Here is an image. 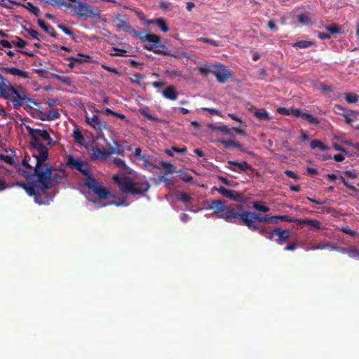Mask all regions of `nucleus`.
Listing matches in <instances>:
<instances>
[{"mask_svg": "<svg viewBox=\"0 0 359 359\" xmlns=\"http://www.w3.org/2000/svg\"><path fill=\"white\" fill-rule=\"evenodd\" d=\"M51 75L53 78L57 79L67 86H71L72 85V81L69 76L65 75H59L57 74H52Z\"/></svg>", "mask_w": 359, "mask_h": 359, "instance_id": "26", "label": "nucleus"}, {"mask_svg": "<svg viewBox=\"0 0 359 359\" xmlns=\"http://www.w3.org/2000/svg\"><path fill=\"white\" fill-rule=\"evenodd\" d=\"M27 131L30 137L29 147L44 153H48V148L43 144L42 141L46 142L50 147L56 144V142L50 136L46 130L35 129L27 127Z\"/></svg>", "mask_w": 359, "mask_h": 359, "instance_id": "3", "label": "nucleus"}, {"mask_svg": "<svg viewBox=\"0 0 359 359\" xmlns=\"http://www.w3.org/2000/svg\"><path fill=\"white\" fill-rule=\"evenodd\" d=\"M198 41L208 43L212 46L218 47L221 46V43L219 41H215L212 39L206 38V37H199L197 39Z\"/></svg>", "mask_w": 359, "mask_h": 359, "instance_id": "36", "label": "nucleus"}, {"mask_svg": "<svg viewBox=\"0 0 359 359\" xmlns=\"http://www.w3.org/2000/svg\"><path fill=\"white\" fill-rule=\"evenodd\" d=\"M143 48L149 51H152L156 54L168 55L177 57V56L169 51H163L162 48H165V46L161 43V41L157 43V46H155V43H152L151 45L144 44L143 45Z\"/></svg>", "mask_w": 359, "mask_h": 359, "instance_id": "13", "label": "nucleus"}, {"mask_svg": "<svg viewBox=\"0 0 359 359\" xmlns=\"http://www.w3.org/2000/svg\"><path fill=\"white\" fill-rule=\"evenodd\" d=\"M2 69L6 74L18 76L21 78L28 79L29 77V75L27 72L16 67H4Z\"/></svg>", "mask_w": 359, "mask_h": 359, "instance_id": "17", "label": "nucleus"}, {"mask_svg": "<svg viewBox=\"0 0 359 359\" xmlns=\"http://www.w3.org/2000/svg\"><path fill=\"white\" fill-rule=\"evenodd\" d=\"M220 143L224 146L225 149H229L231 147H234L235 141L232 140H220Z\"/></svg>", "mask_w": 359, "mask_h": 359, "instance_id": "53", "label": "nucleus"}, {"mask_svg": "<svg viewBox=\"0 0 359 359\" xmlns=\"http://www.w3.org/2000/svg\"><path fill=\"white\" fill-rule=\"evenodd\" d=\"M180 179L184 182H190L192 181L193 177L188 173H183L182 174Z\"/></svg>", "mask_w": 359, "mask_h": 359, "instance_id": "61", "label": "nucleus"}, {"mask_svg": "<svg viewBox=\"0 0 359 359\" xmlns=\"http://www.w3.org/2000/svg\"><path fill=\"white\" fill-rule=\"evenodd\" d=\"M107 151L101 150L98 147H93L91 158L93 159H99L101 157H107L109 155H107Z\"/></svg>", "mask_w": 359, "mask_h": 359, "instance_id": "23", "label": "nucleus"}, {"mask_svg": "<svg viewBox=\"0 0 359 359\" xmlns=\"http://www.w3.org/2000/svg\"><path fill=\"white\" fill-rule=\"evenodd\" d=\"M340 231L351 237H355L357 235V232L351 229L348 226H343L340 229Z\"/></svg>", "mask_w": 359, "mask_h": 359, "instance_id": "48", "label": "nucleus"}, {"mask_svg": "<svg viewBox=\"0 0 359 359\" xmlns=\"http://www.w3.org/2000/svg\"><path fill=\"white\" fill-rule=\"evenodd\" d=\"M0 158L1 160H3L4 162L9 163V164H13V158L8 155H1Z\"/></svg>", "mask_w": 359, "mask_h": 359, "instance_id": "64", "label": "nucleus"}, {"mask_svg": "<svg viewBox=\"0 0 359 359\" xmlns=\"http://www.w3.org/2000/svg\"><path fill=\"white\" fill-rule=\"evenodd\" d=\"M227 163L229 164L227 168L234 172H241L252 170V165H249L246 161L236 162L234 161H229Z\"/></svg>", "mask_w": 359, "mask_h": 359, "instance_id": "11", "label": "nucleus"}, {"mask_svg": "<svg viewBox=\"0 0 359 359\" xmlns=\"http://www.w3.org/2000/svg\"><path fill=\"white\" fill-rule=\"evenodd\" d=\"M57 27L60 29H61L62 31H63L67 35L70 36H74L73 32L69 28L65 26L64 25H58Z\"/></svg>", "mask_w": 359, "mask_h": 359, "instance_id": "54", "label": "nucleus"}, {"mask_svg": "<svg viewBox=\"0 0 359 359\" xmlns=\"http://www.w3.org/2000/svg\"><path fill=\"white\" fill-rule=\"evenodd\" d=\"M304 112H302L299 109L291 108V115H293L295 117H300L302 118V116Z\"/></svg>", "mask_w": 359, "mask_h": 359, "instance_id": "58", "label": "nucleus"}, {"mask_svg": "<svg viewBox=\"0 0 359 359\" xmlns=\"http://www.w3.org/2000/svg\"><path fill=\"white\" fill-rule=\"evenodd\" d=\"M114 147H111L109 150H107V155H112L114 154H117L122 156H124L125 151L123 148L121 146L120 143L117 141L114 142Z\"/></svg>", "mask_w": 359, "mask_h": 359, "instance_id": "21", "label": "nucleus"}, {"mask_svg": "<svg viewBox=\"0 0 359 359\" xmlns=\"http://www.w3.org/2000/svg\"><path fill=\"white\" fill-rule=\"evenodd\" d=\"M302 119L313 126H317L320 123L317 118L309 113H304L302 116Z\"/></svg>", "mask_w": 359, "mask_h": 359, "instance_id": "30", "label": "nucleus"}, {"mask_svg": "<svg viewBox=\"0 0 359 359\" xmlns=\"http://www.w3.org/2000/svg\"><path fill=\"white\" fill-rule=\"evenodd\" d=\"M20 6H22L27 10H28L30 13L34 14L35 16L39 17L40 15V11L38 7L35 6L31 2H27L25 4H18Z\"/></svg>", "mask_w": 359, "mask_h": 359, "instance_id": "24", "label": "nucleus"}, {"mask_svg": "<svg viewBox=\"0 0 359 359\" xmlns=\"http://www.w3.org/2000/svg\"><path fill=\"white\" fill-rule=\"evenodd\" d=\"M209 209L213 210L217 218L223 219L230 223L245 225L252 231L259 229L256 222H269V216H262L254 212L243 210L241 205H226L222 200H212L210 202Z\"/></svg>", "mask_w": 359, "mask_h": 359, "instance_id": "2", "label": "nucleus"}, {"mask_svg": "<svg viewBox=\"0 0 359 359\" xmlns=\"http://www.w3.org/2000/svg\"><path fill=\"white\" fill-rule=\"evenodd\" d=\"M212 74H214L218 82L224 83L232 76L230 71L223 65H212Z\"/></svg>", "mask_w": 359, "mask_h": 359, "instance_id": "8", "label": "nucleus"}, {"mask_svg": "<svg viewBox=\"0 0 359 359\" xmlns=\"http://www.w3.org/2000/svg\"><path fill=\"white\" fill-rule=\"evenodd\" d=\"M37 23L39 26L46 33H48L51 37L57 38V34L55 31L54 28L47 23H46L43 20L39 19L37 20Z\"/></svg>", "mask_w": 359, "mask_h": 359, "instance_id": "19", "label": "nucleus"}, {"mask_svg": "<svg viewBox=\"0 0 359 359\" xmlns=\"http://www.w3.org/2000/svg\"><path fill=\"white\" fill-rule=\"evenodd\" d=\"M274 235L278 236V238L275 239V241L278 244H283L289 238L290 236V231L288 229H281L280 228H276L273 229V236Z\"/></svg>", "mask_w": 359, "mask_h": 359, "instance_id": "16", "label": "nucleus"}, {"mask_svg": "<svg viewBox=\"0 0 359 359\" xmlns=\"http://www.w3.org/2000/svg\"><path fill=\"white\" fill-rule=\"evenodd\" d=\"M298 22L302 25H308L311 23V18L309 14L303 13L297 15Z\"/></svg>", "mask_w": 359, "mask_h": 359, "instance_id": "39", "label": "nucleus"}, {"mask_svg": "<svg viewBox=\"0 0 359 359\" xmlns=\"http://www.w3.org/2000/svg\"><path fill=\"white\" fill-rule=\"evenodd\" d=\"M332 250L338 251L341 253H346V254H348V248H339L335 245H332Z\"/></svg>", "mask_w": 359, "mask_h": 359, "instance_id": "63", "label": "nucleus"}, {"mask_svg": "<svg viewBox=\"0 0 359 359\" xmlns=\"http://www.w3.org/2000/svg\"><path fill=\"white\" fill-rule=\"evenodd\" d=\"M327 31L332 34H339L340 28L337 24H333L331 26L326 27Z\"/></svg>", "mask_w": 359, "mask_h": 359, "instance_id": "50", "label": "nucleus"}, {"mask_svg": "<svg viewBox=\"0 0 359 359\" xmlns=\"http://www.w3.org/2000/svg\"><path fill=\"white\" fill-rule=\"evenodd\" d=\"M158 180L160 182H164L165 185L167 187H170V186H172L173 184L172 181L169 178L165 177V176H161V177H158Z\"/></svg>", "mask_w": 359, "mask_h": 359, "instance_id": "56", "label": "nucleus"}, {"mask_svg": "<svg viewBox=\"0 0 359 359\" xmlns=\"http://www.w3.org/2000/svg\"><path fill=\"white\" fill-rule=\"evenodd\" d=\"M294 223L298 226L308 225L312 230H318L321 229V223L313 219H296Z\"/></svg>", "mask_w": 359, "mask_h": 359, "instance_id": "15", "label": "nucleus"}, {"mask_svg": "<svg viewBox=\"0 0 359 359\" xmlns=\"http://www.w3.org/2000/svg\"><path fill=\"white\" fill-rule=\"evenodd\" d=\"M73 137L75 142L81 145H83L85 142V138L81 131L79 129H75L73 132Z\"/></svg>", "mask_w": 359, "mask_h": 359, "instance_id": "33", "label": "nucleus"}, {"mask_svg": "<svg viewBox=\"0 0 359 359\" xmlns=\"http://www.w3.org/2000/svg\"><path fill=\"white\" fill-rule=\"evenodd\" d=\"M176 196L177 199L184 203H189L191 201V196L184 192H179L177 194Z\"/></svg>", "mask_w": 359, "mask_h": 359, "instance_id": "42", "label": "nucleus"}, {"mask_svg": "<svg viewBox=\"0 0 359 359\" xmlns=\"http://www.w3.org/2000/svg\"><path fill=\"white\" fill-rule=\"evenodd\" d=\"M315 45V42L312 41L302 40L298 41L292 44V47L299 48H308Z\"/></svg>", "mask_w": 359, "mask_h": 359, "instance_id": "25", "label": "nucleus"}, {"mask_svg": "<svg viewBox=\"0 0 359 359\" xmlns=\"http://www.w3.org/2000/svg\"><path fill=\"white\" fill-rule=\"evenodd\" d=\"M48 120H55L60 118V114L57 111L50 110L46 114Z\"/></svg>", "mask_w": 359, "mask_h": 359, "instance_id": "47", "label": "nucleus"}, {"mask_svg": "<svg viewBox=\"0 0 359 359\" xmlns=\"http://www.w3.org/2000/svg\"><path fill=\"white\" fill-rule=\"evenodd\" d=\"M348 255L353 257H358L359 256V250L355 246L349 247Z\"/></svg>", "mask_w": 359, "mask_h": 359, "instance_id": "51", "label": "nucleus"}, {"mask_svg": "<svg viewBox=\"0 0 359 359\" xmlns=\"http://www.w3.org/2000/svg\"><path fill=\"white\" fill-rule=\"evenodd\" d=\"M17 89H18V93L20 94V95L21 97H23V102H33L34 106L39 105V103L36 102L34 100L27 97L25 89L24 88L20 86Z\"/></svg>", "mask_w": 359, "mask_h": 359, "instance_id": "28", "label": "nucleus"}, {"mask_svg": "<svg viewBox=\"0 0 359 359\" xmlns=\"http://www.w3.org/2000/svg\"><path fill=\"white\" fill-rule=\"evenodd\" d=\"M267 76H268V72H267V69L266 68L259 69L257 72V76L258 79H259V80L266 79Z\"/></svg>", "mask_w": 359, "mask_h": 359, "instance_id": "46", "label": "nucleus"}, {"mask_svg": "<svg viewBox=\"0 0 359 359\" xmlns=\"http://www.w3.org/2000/svg\"><path fill=\"white\" fill-rule=\"evenodd\" d=\"M86 122L97 132H102L107 129L106 123L98 115L94 114L91 117L86 116Z\"/></svg>", "mask_w": 359, "mask_h": 359, "instance_id": "10", "label": "nucleus"}, {"mask_svg": "<svg viewBox=\"0 0 359 359\" xmlns=\"http://www.w3.org/2000/svg\"><path fill=\"white\" fill-rule=\"evenodd\" d=\"M84 185L92 190L100 199H107L110 195V192L106 188L102 187L92 176L86 179Z\"/></svg>", "mask_w": 359, "mask_h": 359, "instance_id": "6", "label": "nucleus"}, {"mask_svg": "<svg viewBox=\"0 0 359 359\" xmlns=\"http://www.w3.org/2000/svg\"><path fill=\"white\" fill-rule=\"evenodd\" d=\"M342 183L350 190L351 191H357L358 189L353 186V185H351V184H349L347 181L344 179V177H340Z\"/></svg>", "mask_w": 359, "mask_h": 359, "instance_id": "62", "label": "nucleus"}, {"mask_svg": "<svg viewBox=\"0 0 359 359\" xmlns=\"http://www.w3.org/2000/svg\"><path fill=\"white\" fill-rule=\"evenodd\" d=\"M159 164L161 165L163 167V168L165 169V170H164L165 175H169V174L173 173L175 172V170L172 169V165L170 162H167L165 161H161L159 162Z\"/></svg>", "mask_w": 359, "mask_h": 359, "instance_id": "37", "label": "nucleus"}, {"mask_svg": "<svg viewBox=\"0 0 359 359\" xmlns=\"http://www.w3.org/2000/svg\"><path fill=\"white\" fill-rule=\"evenodd\" d=\"M29 149L32 154H26L22 161V165L29 170H22L21 172L27 180H30L34 177H37V182L21 183L20 186L29 196H34L36 203L42 205L44 203L42 201V195L53 187V168L46 163L48 158V153H44L31 147Z\"/></svg>", "mask_w": 359, "mask_h": 359, "instance_id": "1", "label": "nucleus"}, {"mask_svg": "<svg viewBox=\"0 0 359 359\" xmlns=\"http://www.w3.org/2000/svg\"><path fill=\"white\" fill-rule=\"evenodd\" d=\"M62 6H64V7H66L68 8H71V9L74 10L75 11V13L76 12V10H77V4H72L71 3H68L65 1H62Z\"/></svg>", "mask_w": 359, "mask_h": 359, "instance_id": "60", "label": "nucleus"}, {"mask_svg": "<svg viewBox=\"0 0 359 359\" xmlns=\"http://www.w3.org/2000/svg\"><path fill=\"white\" fill-rule=\"evenodd\" d=\"M257 231L259 232V233L264 236L268 239L271 240V241L273 240V230L268 231L264 227L259 226V229Z\"/></svg>", "mask_w": 359, "mask_h": 359, "instance_id": "41", "label": "nucleus"}, {"mask_svg": "<svg viewBox=\"0 0 359 359\" xmlns=\"http://www.w3.org/2000/svg\"><path fill=\"white\" fill-rule=\"evenodd\" d=\"M163 96L170 100H176L177 99V93L172 86L166 87L162 92Z\"/></svg>", "mask_w": 359, "mask_h": 359, "instance_id": "18", "label": "nucleus"}, {"mask_svg": "<svg viewBox=\"0 0 359 359\" xmlns=\"http://www.w3.org/2000/svg\"><path fill=\"white\" fill-rule=\"evenodd\" d=\"M198 71L203 75H207L209 73L212 74V65L210 66L209 67H200L198 68Z\"/></svg>", "mask_w": 359, "mask_h": 359, "instance_id": "55", "label": "nucleus"}, {"mask_svg": "<svg viewBox=\"0 0 359 359\" xmlns=\"http://www.w3.org/2000/svg\"><path fill=\"white\" fill-rule=\"evenodd\" d=\"M15 97L12 100V103L15 107H20L24 106L23 97L18 93V89L15 88V93H13Z\"/></svg>", "mask_w": 359, "mask_h": 359, "instance_id": "27", "label": "nucleus"}, {"mask_svg": "<svg viewBox=\"0 0 359 359\" xmlns=\"http://www.w3.org/2000/svg\"><path fill=\"white\" fill-rule=\"evenodd\" d=\"M77 4L76 15L83 18H99L101 16L100 11L97 8H93L87 3L77 1L73 2Z\"/></svg>", "mask_w": 359, "mask_h": 359, "instance_id": "5", "label": "nucleus"}, {"mask_svg": "<svg viewBox=\"0 0 359 359\" xmlns=\"http://www.w3.org/2000/svg\"><path fill=\"white\" fill-rule=\"evenodd\" d=\"M122 16L118 13L116 15V22H118L117 27L119 29H123L125 32H132L134 29L132 26L128 24L125 20L121 19Z\"/></svg>", "mask_w": 359, "mask_h": 359, "instance_id": "20", "label": "nucleus"}, {"mask_svg": "<svg viewBox=\"0 0 359 359\" xmlns=\"http://www.w3.org/2000/svg\"><path fill=\"white\" fill-rule=\"evenodd\" d=\"M141 15H139L140 19L142 22H143V24L144 25H156L159 29L163 32H167L169 30V28L166 24V22L163 18H156L153 20H145L144 16H142Z\"/></svg>", "mask_w": 359, "mask_h": 359, "instance_id": "14", "label": "nucleus"}, {"mask_svg": "<svg viewBox=\"0 0 359 359\" xmlns=\"http://www.w3.org/2000/svg\"><path fill=\"white\" fill-rule=\"evenodd\" d=\"M213 189L217 190L220 194L227 198L231 190L226 189L224 187H219V188L214 187Z\"/></svg>", "mask_w": 359, "mask_h": 359, "instance_id": "49", "label": "nucleus"}, {"mask_svg": "<svg viewBox=\"0 0 359 359\" xmlns=\"http://www.w3.org/2000/svg\"><path fill=\"white\" fill-rule=\"evenodd\" d=\"M252 207L259 211V212H268L269 210H270V208L265 205L264 204V202L262 201H255L252 203Z\"/></svg>", "mask_w": 359, "mask_h": 359, "instance_id": "29", "label": "nucleus"}, {"mask_svg": "<svg viewBox=\"0 0 359 359\" xmlns=\"http://www.w3.org/2000/svg\"><path fill=\"white\" fill-rule=\"evenodd\" d=\"M26 31L32 38L39 41L42 40V36L40 35L36 30L32 29H26Z\"/></svg>", "mask_w": 359, "mask_h": 359, "instance_id": "44", "label": "nucleus"}, {"mask_svg": "<svg viewBox=\"0 0 359 359\" xmlns=\"http://www.w3.org/2000/svg\"><path fill=\"white\" fill-rule=\"evenodd\" d=\"M210 128L215 130L222 132L226 135H231L232 129L229 128L227 126H225V125L219 126H210Z\"/></svg>", "mask_w": 359, "mask_h": 359, "instance_id": "40", "label": "nucleus"}, {"mask_svg": "<svg viewBox=\"0 0 359 359\" xmlns=\"http://www.w3.org/2000/svg\"><path fill=\"white\" fill-rule=\"evenodd\" d=\"M13 43L18 48H24L27 44V42L20 37L16 36L15 40L13 41Z\"/></svg>", "mask_w": 359, "mask_h": 359, "instance_id": "45", "label": "nucleus"}, {"mask_svg": "<svg viewBox=\"0 0 359 359\" xmlns=\"http://www.w3.org/2000/svg\"><path fill=\"white\" fill-rule=\"evenodd\" d=\"M15 93V88L0 74V97L10 99Z\"/></svg>", "mask_w": 359, "mask_h": 359, "instance_id": "9", "label": "nucleus"}, {"mask_svg": "<svg viewBox=\"0 0 359 359\" xmlns=\"http://www.w3.org/2000/svg\"><path fill=\"white\" fill-rule=\"evenodd\" d=\"M345 100L349 104L356 103L359 100V96L353 93H345Z\"/></svg>", "mask_w": 359, "mask_h": 359, "instance_id": "38", "label": "nucleus"}, {"mask_svg": "<svg viewBox=\"0 0 359 359\" xmlns=\"http://www.w3.org/2000/svg\"><path fill=\"white\" fill-rule=\"evenodd\" d=\"M114 53H112L111 55L114 56H121V57H126L127 55V50L125 49H122L120 48H113Z\"/></svg>", "mask_w": 359, "mask_h": 359, "instance_id": "43", "label": "nucleus"}, {"mask_svg": "<svg viewBox=\"0 0 359 359\" xmlns=\"http://www.w3.org/2000/svg\"><path fill=\"white\" fill-rule=\"evenodd\" d=\"M131 33H133L142 42L149 41L151 43H155V46H157V43L160 41V36L157 34L139 32L136 31L135 29H133Z\"/></svg>", "mask_w": 359, "mask_h": 359, "instance_id": "12", "label": "nucleus"}, {"mask_svg": "<svg viewBox=\"0 0 359 359\" xmlns=\"http://www.w3.org/2000/svg\"><path fill=\"white\" fill-rule=\"evenodd\" d=\"M113 163H114V165H116V166L119 167V168H121L123 169H126V164L125 163V161L123 160H122L121 158H115L114 160H113Z\"/></svg>", "mask_w": 359, "mask_h": 359, "instance_id": "52", "label": "nucleus"}, {"mask_svg": "<svg viewBox=\"0 0 359 359\" xmlns=\"http://www.w3.org/2000/svg\"><path fill=\"white\" fill-rule=\"evenodd\" d=\"M310 146L313 149L318 148L321 151H325L328 149V147L325 144L318 140H312L311 142Z\"/></svg>", "mask_w": 359, "mask_h": 359, "instance_id": "34", "label": "nucleus"}, {"mask_svg": "<svg viewBox=\"0 0 359 359\" xmlns=\"http://www.w3.org/2000/svg\"><path fill=\"white\" fill-rule=\"evenodd\" d=\"M66 165L68 168L72 170L79 171L83 175H85L86 178L91 177L88 168H84L86 163L79 158H75L73 156L68 155Z\"/></svg>", "mask_w": 359, "mask_h": 359, "instance_id": "7", "label": "nucleus"}, {"mask_svg": "<svg viewBox=\"0 0 359 359\" xmlns=\"http://www.w3.org/2000/svg\"><path fill=\"white\" fill-rule=\"evenodd\" d=\"M255 116L261 121H268L270 119L269 114L264 109L255 111Z\"/></svg>", "mask_w": 359, "mask_h": 359, "instance_id": "32", "label": "nucleus"}, {"mask_svg": "<svg viewBox=\"0 0 359 359\" xmlns=\"http://www.w3.org/2000/svg\"><path fill=\"white\" fill-rule=\"evenodd\" d=\"M143 79V76L139 74V73H137V74H135L132 78H130V81L133 82V83H137V84H140V81Z\"/></svg>", "mask_w": 359, "mask_h": 359, "instance_id": "57", "label": "nucleus"}, {"mask_svg": "<svg viewBox=\"0 0 359 359\" xmlns=\"http://www.w3.org/2000/svg\"><path fill=\"white\" fill-rule=\"evenodd\" d=\"M332 244L329 242H322L317 245H312L310 249L312 250H323V249H331Z\"/></svg>", "mask_w": 359, "mask_h": 359, "instance_id": "35", "label": "nucleus"}, {"mask_svg": "<svg viewBox=\"0 0 359 359\" xmlns=\"http://www.w3.org/2000/svg\"><path fill=\"white\" fill-rule=\"evenodd\" d=\"M140 113L142 116H144V117L147 118L148 119H149L151 121H157V122L161 121L158 118H157L149 113V108L147 107L140 109Z\"/></svg>", "mask_w": 359, "mask_h": 359, "instance_id": "31", "label": "nucleus"}, {"mask_svg": "<svg viewBox=\"0 0 359 359\" xmlns=\"http://www.w3.org/2000/svg\"><path fill=\"white\" fill-rule=\"evenodd\" d=\"M284 173L288 177H290L292 179H294L295 180H299V176L295 173L292 170H285Z\"/></svg>", "mask_w": 359, "mask_h": 359, "instance_id": "59", "label": "nucleus"}, {"mask_svg": "<svg viewBox=\"0 0 359 359\" xmlns=\"http://www.w3.org/2000/svg\"><path fill=\"white\" fill-rule=\"evenodd\" d=\"M113 180L123 193L133 195L144 194L150 188V184L147 181L134 182L130 177H126L121 179L117 175L114 176Z\"/></svg>", "mask_w": 359, "mask_h": 359, "instance_id": "4", "label": "nucleus"}, {"mask_svg": "<svg viewBox=\"0 0 359 359\" xmlns=\"http://www.w3.org/2000/svg\"><path fill=\"white\" fill-rule=\"evenodd\" d=\"M227 198H229L230 200L236 202H242L244 201L245 196L243 194L238 191L231 190L227 196Z\"/></svg>", "mask_w": 359, "mask_h": 359, "instance_id": "22", "label": "nucleus"}]
</instances>
